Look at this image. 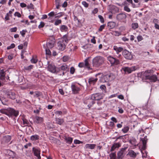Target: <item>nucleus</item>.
Here are the masks:
<instances>
[{
  "mask_svg": "<svg viewBox=\"0 0 159 159\" xmlns=\"http://www.w3.org/2000/svg\"><path fill=\"white\" fill-rule=\"evenodd\" d=\"M49 48H47L45 49L46 53L47 55H50L51 54V52L49 49Z\"/></svg>",
  "mask_w": 159,
  "mask_h": 159,
  "instance_id": "50",
  "label": "nucleus"
},
{
  "mask_svg": "<svg viewBox=\"0 0 159 159\" xmlns=\"http://www.w3.org/2000/svg\"><path fill=\"white\" fill-rule=\"evenodd\" d=\"M31 61L32 63H36L37 61V60L34 57L32 58L31 60Z\"/></svg>",
  "mask_w": 159,
  "mask_h": 159,
  "instance_id": "49",
  "label": "nucleus"
},
{
  "mask_svg": "<svg viewBox=\"0 0 159 159\" xmlns=\"http://www.w3.org/2000/svg\"><path fill=\"white\" fill-rule=\"evenodd\" d=\"M104 95L102 94L99 93H96L92 94L91 96L92 98L94 100L99 101L102 99Z\"/></svg>",
  "mask_w": 159,
  "mask_h": 159,
  "instance_id": "6",
  "label": "nucleus"
},
{
  "mask_svg": "<svg viewBox=\"0 0 159 159\" xmlns=\"http://www.w3.org/2000/svg\"><path fill=\"white\" fill-rule=\"evenodd\" d=\"M78 66L80 68H82L84 67L85 66L83 62H80L79 63Z\"/></svg>",
  "mask_w": 159,
  "mask_h": 159,
  "instance_id": "61",
  "label": "nucleus"
},
{
  "mask_svg": "<svg viewBox=\"0 0 159 159\" xmlns=\"http://www.w3.org/2000/svg\"><path fill=\"white\" fill-rule=\"evenodd\" d=\"M100 88L103 90L106 91V87L105 85H102L100 86Z\"/></svg>",
  "mask_w": 159,
  "mask_h": 159,
  "instance_id": "59",
  "label": "nucleus"
},
{
  "mask_svg": "<svg viewBox=\"0 0 159 159\" xmlns=\"http://www.w3.org/2000/svg\"><path fill=\"white\" fill-rule=\"evenodd\" d=\"M53 17L49 16L48 18V19L49 20V21L51 22H53L54 20L53 19Z\"/></svg>",
  "mask_w": 159,
  "mask_h": 159,
  "instance_id": "60",
  "label": "nucleus"
},
{
  "mask_svg": "<svg viewBox=\"0 0 159 159\" xmlns=\"http://www.w3.org/2000/svg\"><path fill=\"white\" fill-rule=\"evenodd\" d=\"M96 146V145L95 144L88 143L85 145V148L86 149H93L95 148Z\"/></svg>",
  "mask_w": 159,
  "mask_h": 159,
  "instance_id": "23",
  "label": "nucleus"
},
{
  "mask_svg": "<svg viewBox=\"0 0 159 159\" xmlns=\"http://www.w3.org/2000/svg\"><path fill=\"white\" fill-rule=\"evenodd\" d=\"M82 4L84 5V6L86 7H87L89 6L88 3H87L85 1H83L82 2Z\"/></svg>",
  "mask_w": 159,
  "mask_h": 159,
  "instance_id": "57",
  "label": "nucleus"
},
{
  "mask_svg": "<svg viewBox=\"0 0 159 159\" xmlns=\"http://www.w3.org/2000/svg\"><path fill=\"white\" fill-rule=\"evenodd\" d=\"M109 156L110 159H115L116 154L114 152L111 153L110 154Z\"/></svg>",
  "mask_w": 159,
  "mask_h": 159,
  "instance_id": "40",
  "label": "nucleus"
},
{
  "mask_svg": "<svg viewBox=\"0 0 159 159\" xmlns=\"http://www.w3.org/2000/svg\"><path fill=\"white\" fill-rule=\"evenodd\" d=\"M121 146V144L119 143H114L111 147V151H114L116 148H118Z\"/></svg>",
  "mask_w": 159,
  "mask_h": 159,
  "instance_id": "20",
  "label": "nucleus"
},
{
  "mask_svg": "<svg viewBox=\"0 0 159 159\" xmlns=\"http://www.w3.org/2000/svg\"><path fill=\"white\" fill-rule=\"evenodd\" d=\"M39 136L37 135H33L31 136L30 139L32 141H35L39 139Z\"/></svg>",
  "mask_w": 159,
  "mask_h": 159,
  "instance_id": "35",
  "label": "nucleus"
},
{
  "mask_svg": "<svg viewBox=\"0 0 159 159\" xmlns=\"http://www.w3.org/2000/svg\"><path fill=\"white\" fill-rule=\"evenodd\" d=\"M111 75L109 74L103 75L101 77L100 81L102 83L107 82L110 80Z\"/></svg>",
  "mask_w": 159,
  "mask_h": 159,
  "instance_id": "13",
  "label": "nucleus"
},
{
  "mask_svg": "<svg viewBox=\"0 0 159 159\" xmlns=\"http://www.w3.org/2000/svg\"><path fill=\"white\" fill-rule=\"evenodd\" d=\"M48 41L46 44L47 48H52L54 46L55 43L54 39H53L51 41L48 40Z\"/></svg>",
  "mask_w": 159,
  "mask_h": 159,
  "instance_id": "18",
  "label": "nucleus"
},
{
  "mask_svg": "<svg viewBox=\"0 0 159 159\" xmlns=\"http://www.w3.org/2000/svg\"><path fill=\"white\" fill-rule=\"evenodd\" d=\"M45 25L44 23L43 22H41L40 25H39L38 27L39 28H41L43 27Z\"/></svg>",
  "mask_w": 159,
  "mask_h": 159,
  "instance_id": "51",
  "label": "nucleus"
},
{
  "mask_svg": "<svg viewBox=\"0 0 159 159\" xmlns=\"http://www.w3.org/2000/svg\"><path fill=\"white\" fill-rule=\"evenodd\" d=\"M66 44L63 41H59L57 43L58 47L59 50L61 51L64 50L66 48Z\"/></svg>",
  "mask_w": 159,
  "mask_h": 159,
  "instance_id": "10",
  "label": "nucleus"
},
{
  "mask_svg": "<svg viewBox=\"0 0 159 159\" xmlns=\"http://www.w3.org/2000/svg\"><path fill=\"white\" fill-rule=\"evenodd\" d=\"M11 137L9 135L4 136L3 138V141L5 143H8L11 140Z\"/></svg>",
  "mask_w": 159,
  "mask_h": 159,
  "instance_id": "26",
  "label": "nucleus"
},
{
  "mask_svg": "<svg viewBox=\"0 0 159 159\" xmlns=\"http://www.w3.org/2000/svg\"><path fill=\"white\" fill-rule=\"evenodd\" d=\"M122 54L126 59L130 60L132 58V55L131 52L126 50H125L123 51Z\"/></svg>",
  "mask_w": 159,
  "mask_h": 159,
  "instance_id": "9",
  "label": "nucleus"
},
{
  "mask_svg": "<svg viewBox=\"0 0 159 159\" xmlns=\"http://www.w3.org/2000/svg\"><path fill=\"white\" fill-rule=\"evenodd\" d=\"M108 61L110 62L111 66L117 65L119 64V60L111 56H109L107 57Z\"/></svg>",
  "mask_w": 159,
  "mask_h": 159,
  "instance_id": "3",
  "label": "nucleus"
},
{
  "mask_svg": "<svg viewBox=\"0 0 159 159\" xmlns=\"http://www.w3.org/2000/svg\"><path fill=\"white\" fill-rule=\"evenodd\" d=\"M69 70V68L68 67L67 65L65 64H64L61 66L59 69V71H60L61 70L63 71L62 74L63 75L66 72L68 71Z\"/></svg>",
  "mask_w": 159,
  "mask_h": 159,
  "instance_id": "14",
  "label": "nucleus"
},
{
  "mask_svg": "<svg viewBox=\"0 0 159 159\" xmlns=\"http://www.w3.org/2000/svg\"><path fill=\"white\" fill-rule=\"evenodd\" d=\"M84 102L85 103L88 105V107L89 108H90L95 103L94 99L92 98L91 96L90 98H89L85 101Z\"/></svg>",
  "mask_w": 159,
  "mask_h": 159,
  "instance_id": "12",
  "label": "nucleus"
},
{
  "mask_svg": "<svg viewBox=\"0 0 159 159\" xmlns=\"http://www.w3.org/2000/svg\"><path fill=\"white\" fill-rule=\"evenodd\" d=\"M138 41L139 42L143 39V38L141 35L138 36L137 37Z\"/></svg>",
  "mask_w": 159,
  "mask_h": 159,
  "instance_id": "58",
  "label": "nucleus"
},
{
  "mask_svg": "<svg viewBox=\"0 0 159 159\" xmlns=\"http://www.w3.org/2000/svg\"><path fill=\"white\" fill-rule=\"evenodd\" d=\"M113 34L115 36H119L121 34V33L117 31H114L113 32Z\"/></svg>",
  "mask_w": 159,
  "mask_h": 159,
  "instance_id": "47",
  "label": "nucleus"
},
{
  "mask_svg": "<svg viewBox=\"0 0 159 159\" xmlns=\"http://www.w3.org/2000/svg\"><path fill=\"white\" fill-rule=\"evenodd\" d=\"M124 10L125 11L127 12H129L130 11V9L127 6H125L124 7Z\"/></svg>",
  "mask_w": 159,
  "mask_h": 159,
  "instance_id": "46",
  "label": "nucleus"
},
{
  "mask_svg": "<svg viewBox=\"0 0 159 159\" xmlns=\"http://www.w3.org/2000/svg\"><path fill=\"white\" fill-rule=\"evenodd\" d=\"M62 21L61 20H55L54 22V25H57L61 23Z\"/></svg>",
  "mask_w": 159,
  "mask_h": 159,
  "instance_id": "41",
  "label": "nucleus"
},
{
  "mask_svg": "<svg viewBox=\"0 0 159 159\" xmlns=\"http://www.w3.org/2000/svg\"><path fill=\"white\" fill-rule=\"evenodd\" d=\"M15 44L14 43H12L10 46L7 47V49H10L11 48H13L15 47Z\"/></svg>",
  "mask_w": 159,
  "mask_h": 159,
  "instance_id": "48",
  "label": "nucleus"
},
{
  "mask_svg": "<svg viewBox=\"0 0 159 159\" xmlns=\"http://www.w3.org/2000/svg\"><path fill=\"white\" fill-rule=\"evenodd\" d=\"M7 113L9 114V116L12 115H14L15 116H17L18 115V111H16L13 109L9 108L7 109Z\"/></svg>",
  "mask_w": 159,
  "mask_h": 159,
  "instance_id": "11",
  "label": "nucleus"
},
{
  "mask_svg": "<svg viewBox=\"0 0 159 159\" xmlns=\"http://www.w3.org/2000/svg\"><path fill=\"white\" fill-rule=\"evenodd\" d=\"M7 152L9 158H13L15 156L14 152L13 151L8 150H7Z\"/></svg>",
  "mask_w": 159,
  "mask_h": 159,
  "instance_id": "29",
  "label": "nucleus"
},
{
  "mask_svg": "<svg viewBox=\"0 0 159 159\" xmlns=\"http://www.w3.org/2000/svg\"><path fill=\"white\" fill-rule=\"evenodd\" d=\"M0 112L2 114H6L7 116H9V114L7 113V110L2 109L0 110Z\"/></svg>",
  "mask_w": 159,
  "mask_h": 159,
  "instance_id": "39",
  "label": "nucleus"
},
{
  "mask_svg": "<svg viewBox=\"0 0 159 159\" xmlns=\"http://www.w3.org/2000/svg\"><path fill=\"white\" fill-rule=\"evenodd\" d=\"M141 140L142 141L143 143L142 149L143 150H145L146 148V143L147 141V136H146L144 138L141 139Z\"/></svg>",
  "mask_w": 159,
  "mask_h": 159,
  "instance_id": "17",
  "label": "nucleus"
},
{
  "mask_svg": "<svg viewBox=\"0 0 159 159\" xmlns=\"http://www.w3.org/2000/svg\"><path fill=\"white\" fill-rule=\"evenodd\" d=\"M116 23L114 22H109L107 23V27L109 29L114 28L116 26Z\"/></svg>",
  "mask_w": 159,
  "mask_h": 159,
  "instance_id": "24",
  "label": "nucleus"
},
{
  "mask_svg": "<svg viewBox=\"0 0 159 159\" xmlns=\"http://www.w3.org/2000/svg\"><path fill=\"white\" fill-rule=\"evenodd\" d=\"M151 70H147L144 72H142L141 73V77L143 79L148 80L152 73Z\"/></svg>",
  "mask_w": 159,
  "mask_h": 159,
  "instance_id": "2",
  "label": "nucleus"
},
{
  "mask_svg": "<svg viewBox=\"0 0 159 159\" xmlns=\"http://www.w3.org/2000/svg\"><path fill=\"white\" fill-rule=\"evenodd\" d=\"M56 14H57V15L55 17V18H60L63 15L62 12H60L57 14L56 13Z\"/></svg>",
  "mask_w": 159,
  "mask_h": 159,
  "instance_id": "45",
  "label": "nucleus"
},
{
  "mask_svg": "<svg viewBox=\"0 0 159 159\" xmlns=\"http://www.w3.org/2000/svg\"><path fill=\"white\" fill-rule=\"evenodd\" d=\"M138 24L137 23H133L131 25L132 28L135 30L138 27Z\"/></svg>",
  "mask_w": 159,
  "mask_h": 159,
  "instance_id": "36",
  "label": "nucleus"
},
{
  "mask_svg": "<svg viewBox=\"0 0 159 159\" xmlns=\"http://www.w3.org/2000/svg\"><path fill=\"white\" fill-rule=\"evenodd\" d=\"M14 16H17L18 17H21V15L18 12H16L14 14Z\"/></svg>",
  "mask_w": 159,
  "mask_h": 159,
  "instance_id": "52",
  "label": "nucleus"
},
{
  "mask_svg": "<svg viewBox=\"0 0 159 159\" xmlns=\"http://www.w3.org/2000/svg\"><path fill=\"white\" fill-rule=\"evenodd\" d=\"M72 139L70 137H67L65 138L66 142L70 144L72 142Z\"/></svg>",
  "mask_w": 159,
  "mask_h": 159,
  "instance_id": "37",
  "label": "nucleus"
},
{
  "mask_svg": "<svg viewBox=\"0 0 159 159\" xmlns=\"http://www.w3.org/2000/svg\"><path fill=\"white\" fill-rule=\"evenodd\" d=\"M68 29V27L65 25H61L60 28V30L62 32L66 31Z\"/></svg>",
  "mask_w": 159,
  "mask_h": 159,
  "instance_id": "28",
  "label": "nucleus"
},
{
  "mask_svg": "<svg viewBox=\"0 0 159 159\" xmlns=\"http://www.w3.org/2000/svg\"><path fill=\"white\" fill-rule=\"evenodd\" d=\"M35 94L34 95V97H38L40 96V93L39 92H36L35 93Z\"/></svg>",
  "mask_w": 159,
  "mask_h": 159,
  "instance_id": "62",
  "label": "nucleus"
},
{
  "mask_svg": "<svg viewBox=\"0 0 159 159\" xmlns=\"http://www.w3.org/2000/svg\"><path fill=\"white\" fill-rule=\"evenodd\" d=\"M75 71V69L73 67H71L70 68V72L71 74H73Z\"/></svg>",
  "mask_w": 159,
  "mask_h": 159,
  "instance_id": "53",
  "label": "nucleus"
},
{
  "mask_svg": "<svg viewBox=\"0 0 159 159\" xmlns=\"http://www.w3.org/2000/svg\"><path fill=\"white\" fill-rule=\"evenodd\" d=\"M97 78H91L89 79V84H94L97 81Z\"/></svg>",
  "mask_w": 159,
  "mask_h": 159,
  "instance_id": "27",
  "label": "nucleus"
},
{
  "mask_svg": "<svg viewBox=\"0 0 159 159\" xmlns=\"http://www.w3.org/2000/svg\"><path fill=\"white\" fill-rule=\"evenodd\" d=\"M148 80H149L152 82H155L158 80V78L156 75H152V73L150 77Z\"/></svg>",
  "mask_w": 159,
  "mask_h": 159,
  "instance_id": "19",
  "label": "nucleus"
},
{
  "mask_svg": "<svg viewBox=\"0 0 159 159\" xmlns=\"http://www.w3.org/2000/svg\"><path fill=\"white\" fill-rule=\"evenodd\" d=\"M105 27V25H101L99 29V30H98L99 31V32L102 31V30L103 29H104Z\"/></svg>",
  "mask_w": 159,
  "mask_h": 159,
  "instance_id": "54",
  "label": "nucleus"
},
{
  "mask_svg": "<svg viewBox=\"0 0 159 159\" xmlns=\"http://www.w3.org/2000/svg\"><path fill=\"white\" fill-rule=\"evenodd\" d=\"M129 127L128 126H126L124 127V128L122 129V131L123 133H125L129 131Z\"/></svg>",
  "mask_w": 159,
  "mask_h": 159,
  "instance_id": "38",
  "label": "nucleus"
},
{
  "mask_svg": "<svg viewBox=\"0 0 159 159\" xmlns=\"http://www.w3.org/2000/svg\"><path fill=\"white\" fill-rule=\"evenodd\" d=\"M72 91L75 93H77L80 90V88L75 85H72L71 86Z\"/></svg>",
  "mask_w": 159,
  "mask_h": 159,
  "instance_id": "25",
  "label": "nucleus"
},
{
  "mask_svg": "<svg viewBox=\"0 0 159 159\" xmlns=\"http://www.w3.org/2000/svg\"><path fill=\"white\" fill-rule=\"evenodd\" d=\"M113 49L116 52L117 54L121 52L123 49L121 47H118L116 46H114L113 47Z\"/></svg>",
  "mask_w": 159,
  "mask_h": 159,
  "instance_id": "22",
  "label": "nucleus"
},
{
  "mask_svg": "<svg viewBox=\"0 0 159 159\" xmlns=\"http://www.w3.org/2000/svg\"><path fill=\"white\" fill-rule=\"evenodd\" d=\"M23 124L25 126L29 124V122L28 121L25 119H22Z\"/></svg>",
  "mask_w": 159,
  "mask_h": 159,
  "instance_id": "42",
  "label": "nucleus"
},
{
  "mask_svg": "<svg viewBox=\"0 0 159 159\" xmlns=\"http://www.w3.org/2000/svg\"><path fill=\"white\" fill-rule=\"evenodd\" d=\"M128 155L131 157H135L136 156V154L133 150H130L128 153Z\"/></svg>",
  "mask_w": 159,
  "mask_h": 159,
  "instance_id": "31",
  "label": "nucleus"
},
{
  "mask_svg": "<svg viewBox=\"0 0 159 159\" xmlns=\"http://www.w3.org/2000/svg\"><path fill=\"white\" fill-rule=\"evenodd\" d=\"M84 62H85V63H84V64L85 66H86L87 68H89V63L88 60L87 59H86L85 60Z\"/></svg>",
  "mask_w": 159,
  "mask_h": 159,
  "instance_id": "43",
  "label": "nucleus"
},
{
  "mask_svg": "<svg viewBox=\"0 0 159 159\" xmlns=\"http://www.w3.org/2000/svg\"><path fill=\"white\" fill-rule=\"evenodd\" d=\"M68 60V57L67 56H64L63 57V61L64 62H66Z\"/></svg>",
  "mask_w": 159,
  "mask_h": 159,
  "instance_id": "64",
  "label": "nucleus"
},
{
  "mask_svg": "<svg viewBox=\"0 0 159 159\" xmlns=\"http://www.w3.org/2000/svg\"><path fill=\"white\" fill-rule=\"evenodd\" d=\"M57 15L56 13L54 12V11H52L50 13H48V16L53 17L54 16H56Z\"/></svg>",
  "mask_w": 159,
  "mask_h": 159,
  "instance_id": "44",
  "label": "nucleus"
},
{
  "mask_svg": "<svg viewBox=\"0 0 159 159\" xmlns=\"http://www.w3.org/2000/svg\"><path fill=\"white\" fill-rule=\"evenodd\" d=\"M48 70L52 73L57 72L58 71L56 69V67L52 64H48L47 67Z\"/></svg>",
  "mask_w": 159,
  "mask_h": 159,
  "instance_id": "8",
  "label": "nucleus"
},
{
  "mask_svg": "<svg viewBox=\"0 0 159 159\" xmlns=\"http://www.w3.org/2000/svg\"><path fill=\"white\" fill-rule=\"evenodd\" d=\"M68 35L66 34L63 36L62 39L61 40H60L61 41H63L64 42V43H65L66 44L67 43V41H68Z\"/></svg>",
  "mask_w": 159,
  "mask_h": 159,
  "instance_id": "34",
  "label": "nucleus"
},
{
  "mask_svg": "<svg viewBox=\"0 0 159 159\" xmlns=\"http://www.w3.org/2000/svg\"><path fill=\"white\" fill-rule=\"evenodd\" d=\"M32 151L34 152V155L36 156L38 159H40V150L38 148L34 147L32 149Z\"/></svg>",
  "mask_w": 159,
  "mask_h": 159,
  "instance_id": "15",
  "label": "nucleus"
},
{
  "mask_svg": "<svg viewBox=\"0 0 159 159\" xmlns=\"http://www.w3.org/2000/svg\"><path fill=\"white\" fill-rule=\"evenodd\" d=\"M56 121L57 124L60 125H61L64 122V120L63 119L59 118H56Z\"/></svg>",
  "mask_w": 159,
  "mask_h": 159,
  "instance_id": "33",
  "label": "nucleus"
},
{
  "mask_svg": "<svg viewBox=\"0 0 159 159\" xmlns=\"http://www.w3.org/2000/svg\"><path fill=\"white\" fill-rule=\"evenodd\" d=\"M27 7L28 8V9H29V8H30V9H34V5H33L31 3L30 5L27 6Z\"/></svg>",
  "mask_w": 159,
  "mask_h": 159,
  "instance_id": "55",
  "label": "nucleus"
},
{
  "mask_svg": "<svg viewBox=\"0 0 159 159\" xmlns=\"http://www.w3.org/2000/svg\"><path fill=\"white\" fill-rule=\"evenodd\" d=\"M43 121V118L36 116L34 119V122L37 124L41 123Z\"/></svg>",
  "mask_w": 159,
  "mask_h": 159,
  "instance_id": "21",
  "label": "nucleus"
},
{
  "mask_svg": "<svg viewBox=\"0 0 159 159\" xmlns=\"http://www.w3.org/2000/svg\"><path fill=\"white\" fill-rule=\"evenodd\" d=\"M104 58L103 57L100 56H97L93 59V66L95 67H99L104 63Z\"/></svg>",
  "mask_w": 159,
  "mask_h": 159,
  "instance_id": "1",
  "label": "nucleus"
},
{
  "mask_svg": "<svg viewBox=\"0 0 159 159\" xmlns=\"http://www.w3.org/2000/svg\"><path fill=\"white\" fill-rule=\"evenodd\" d=\"M98 17L100 19V21L101 23H103L104 22V20L103 17L100 15H98Z\"/></svg>",
  "mask_w": 159,
  "mask_h": 159,
  "instance_id": "56",
  "label": "nucleus"
},
{
  "mask_svg": "<svg viewBox=\"0 0 159 159\" xmlns=\"http://www.w3.org/2000/svg\"><path fill=\"white\" fill-rule=\"evenodd\" d=\"M122 69L125 73L129 74L132 71L135 70L136 69V68L135 66H133L130 67H125L123 68Z\"/></svg>",
  "mask_w": 159,
  "mask_h": 159,
  "instance_id": "7",
  "label": "nucleus"
},
{
  "mask_svg": "<svg viewBox=\"0 0 159 159\" xmlns=\"http://www.w3.org/2000/svg\"><path fill=\"white\" fill-rule=\"evenodd\" d=\"M127 16L125 13H120L118 14L116 16L117 19L120 21L123 22H125V21Z\"/></svg>",
  "mask_w": 159,
  "mask_h": 159,
  "instance_id": "5",
  "label": "nucleus"
},
{
  "mask_svg": "<svg viewBox=\"0 0 159 159\" xmlns=\"http://www.w3.org/2000/svg\"><path fill=\"white\" fill-rule=\"evenodd\" d=\"M127 147L121 148L117 153V157L118 159H122L125 154V151Z\"/></svg>",
  "mask_w": 159,
  "mask_h": 159,
  "instance_id": "4",
  "label": "nucleus"
},
{
  "mask_svg": "<svg viewBox=\"0 0 159 159\" xmlns=\"http://www.w3.org/2000/svg\"><path fill=\"white\" fill-rule=\"evenodd\" d=\"M129 143L133 146H135L138 145L137 141L135 139H131L129 141Z\"/></svg>",
  "mask_w": 159,
  "mask_h": 159,
  "instance_id": "32",
  "label": "nucleus"
},
{
  "mask_svg": "<svg viewBox=\"0 0 159 159\" xmlns=\"http://www.w3.org/2000/svg\"><path fill=\"white\" fill-rule=\"evenodd\" d=\"M5 73L3 70H2L0 72V79L2 80L5 79Z\"/></svg>",
  "mask_w": 159,
  "mask_h": 159,
  "instance_id": "30",
  "label": "nucleus"
},
{
  "mask_svg": "<svg viewBox=\"0 0 159 159\" xmlns=\"http://www.w3.org/2000/svg\"><path fill=\"white\" fill-rule=\"evenodd\" d=\"M7 97L11 99L14 100L16 98V94L14 92L10 91L7 93Z\"/></svg>",
  "mask_w": 159,
  "mask_h": 159,
  "instance_id": "16",
  "label": "nucleus"
},
{
  "mask_svg": "<svg viewBox=\"0 0 159 159\" xmlns=\"http://www.w3.org/2000/svg\"><path fill=\"white\" fill-rule=\"evenodd\" d=\"M33 67V66L31 65H30L25 68V69L26 70H30Z\"/></svg>",
  "mask_w": 159,
  "mask_h": 159,
  "instance_id": "63",
  "label": "nucleus"
}]
</instances>
